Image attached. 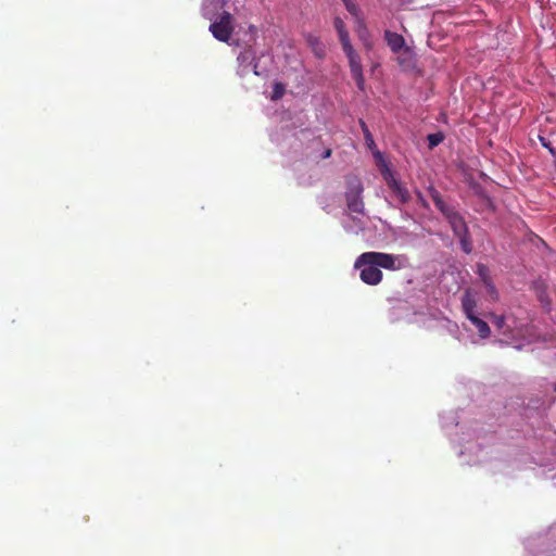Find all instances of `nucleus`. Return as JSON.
Wrapping results in <instances>:
<instances>
[{"label": "nucleus", "instance_id": "27", "mask_svg": "<svg viewBox=\"0 0 556 556\" xmlns=\"http://www.w3.org/2000/svg\"><path fill=\"white\" fill-rule=\"evenodd\" d=\"M331 153H332V150L331 149H326L323 153V159H328L331 156Z\"/></svg>", "mask_w": 556, "mask_h": 556}, {"label": "nucleus", "instance_id": "4", "mask_svg": "<svg viewBox=\"0 0 556 556\" xmlns=\"http://www.w3.org/2000/svg\"><path fill=\"white\" fill-rule=\"evenodd\" d=\"M363 187L359 180L350 182L349 190L345 193L346 205L351 212L363 213L364 202L362 199Z\"/></svg>", "mask_w": 556, "mask_h": 556}, {"label": "nucleus", "instance_id": "1", "mask_svg": "<svg viewBox=\"0 0 556 556\" xmlns=\"http://www.w3.org/2000/svg\"><path fill=\"white\" fill-rule=\"evenodd\" d=\"M402 266L401 256L383 252H364L354 263V268L361 269V280L369 286H377L382 281L383 274L380 268L397 270Z\"/></svg>", "mask_w": 556, "mask_h": 556}, {"label": "nucleus", "instance_id": "13", "mask_svg": "<svg viewBox=\"0 0 556 556\" xmlns=\"http://www.w3.org/2000/svg\"><path fill=\"white\" fill-rule=\"evenodd\" d=\"M462 306L463 311H475L477 307L475 296L471 294L469 290H466L462 298Z\"/></svg>", "mask_w": 556, "mask_h": 556}, {"label": "nucleus", "instance_id": "28", "mask_svg": "<svg viewBox=\"0 0 556 556\" xmlns=\"http://www.w3.org/2000/svg\"><path fill=\"white\" fill-rule=\"evenodd\" d=\"M342 1L344 2L345 0H342Z\"/></svg>", "mask_w": 556, "mask_h": 556}, {"label": "nucleus", "instance_id": "11", "mask_svg": "<svg viewBox=\"0 0 556 556\" xmlns=\"http://www.w3.org/2000/svg\"><path fill=\"white\" fill-rule=\"evenodd\" d=\"M333 25L338 33V36H339L342 47H344L345 45H350L351 41H350V37H349V31L345 27L343 20L340 17H336L333 21Z\"/></svg>", "mask_w": 556, "mask_h": 556}, {"label": "nucleus", "instance_id": "12", "mask_svg": "<svg viewBox=\"0 0 556 556\" xmlns=\"http://www.w3.org/2000/svg\"><path fill=\"white\" fill-rule=\"evenodd\" d=\"M472 325H475V327L477 328V331L480 336V338L482 339H486L490 337L491 334V329L489 327V325L482 320L481 318H473L472 319Z\"/></svg>", "mask_w": 556, "mask_h": 556}, {"label": "nucleus", "instance_id": "7", "mask_svg": "<svg viewBox=\"0 0 556 556\" xmlns=\"http://www.w3.org/2000/svg\"><path fill=\"white\" fill-rule=\"evenodd\" d=\"M384 39L393 53H397L407 47L404 37L397 33L386 30Z\"/></svg>", "mask_w": 556, "mask_h": 556}, {"label": "nucleus", "instance_id": "3", "mask_svg": "<svg viewBox=\"0 0 556 556\" xmlns=\"http://www.w3.org/2000/svg\"><path fill=\"white\" fill-rule=\"evenodd\" d=\"M342 49L349 60L351 74L357 85V88L359 90H364L365 77L363 74L362 60L359 54L354 50L352 43L345 45L344 47H342Z\"/></svg>", "mask_w": 556, "mask_h": 556}, {"label": "nucleus", "instance_id": "15", "mask_svg": "<svg viewBox=\"0 0 556 556\" xmlns=\"http://www.w3.org/2000/svg\"><path fill=\"white\" fill-rule=\"evenodd\" d=\"M477 274L480 277V279L482 280L483 285L492 281L490 273H489V268L484 264L477 265Z\"/></svg>", "mask_w": 556, "mask_h": 556}, {"label": "nucleus", "instance_id": "9", "mask_svg": "<svg viewBox=\"0 0 556 556\" xmlns=\"http://www.w3.org/2000/svg\"><path fill=\"white\" fill-rule=\"evenodd\" d=\"M387 184L401 203H407L410 200V194L408 190L404 186H402L401 182H399L395 178H387Z\"/></svg>", "mask_w": 556, "mask_h": 556}, {"label": "nucleus", "instance_id": "21", "mask_svg": "<svg viewBox=\"0 0 556 556\" xmlns=\"http://www.w3.org/2000/svg\"><path fill=\"white\" fill-rule=\"evenodd\" d=\"M361 124H362V128H363V130H364V135H365L366 142H367V144L370 147V146H372V144H374L372 136H371V134L369 132V130H368V128H367L366 124H365L364 122H361Z\"/></svg>", "mask_w": 556, "mask_h": 556}, {"label": "nucleus", "instance_id": "6", "mask_svg": "<svg viewBox=\"0 0 556 556\" xmlns=\"http://www.w3.org/2000/svg\"><path fill=\"white\" fill-rule=\"evenodd\" d=\"M239 65L241 67V74L245 75L248 73V70L251 65H253V73L258 76L260 73L257 71V63H255L256 60V53L255 50L252 47L245 48L243 51H241L237 58Z\"/></svg>", "mask_w": 556, "mask_h": 556}, {"label": "nucleus", "instance_id": "19", "mask_svg": "<svg viewBox=\"0 0 556 556\" xmlns=\"http://www.w3.org/2000/svg\"><path fill=\"white\" fill-rule=\"evenodd\" d=\"M492 323L497 329H503L506 321L503 315H492Z\"/></svg>", "mask_w": 556, "mask_h": 556}, {"label": "nucleus", "instance_id": "26", "mask_svg": "<svg viewBox=\"0 0 556 556\" xmlns=\"http://www.w3.org/2000/svg\"><path fill=\"white\" fill-rule=\"evenodd\" d=\"M464 313L471 323L473 318H478V316L475 314V311H464Z\"/></svg>", "mask_w": 556, "mask_h": 556}, {"label": "nucleus", "instance_id": "2", "mask_svg": "<svg viewBox=\"0 0 556 556\" xmlns=\"http://www.w3.org/2000/svg\"><path fill=\"white\" fill-rule=\"evenodd\" d=\"M225 5V0H204L203 16L211 21L210 31L213 37L222 42H228L232 36L235 26L232 15L224 11L218 18L216 12Z\"/></svg>", "mask_w": 556, "mask_h": 556}, {"label": "nucleus", "instance_id": "8", "mask_svg": "<svg viewBox=\"0 0 556 556\" xmlns=\"http://www.w3.org/2000/svg\"><path fill=\"white\" fill-rule=\"evenodd\" d=\"M445 218L447 219L455 236H464L468 232L467 225L458 212L454 211Z\"/></svg>", "mask_w": 556, "mask_h": 556}, {"label": "nucleus", "instance_id": "22", "mask_svg": "<svg viewBox=\"0 0 556 556\" xmlns=\"http://www.w3.org/2000/svg\"><path fill=\"white\" fill-rule=\"evenodd\" d=\"M343 3L351 14L356 15L358 8L352 0H345Z\"/></svg>", "mask_w": 556, "mask_h": 556}, {"label": "nucleus", "instance_id": "20", "mask_svg": "<svg viewBox=\"0 0 556 556\" xmlns=\"http://www.w3.org/2000/svg\"><path fill=\"white\" fill-rule=\"evenodd\" d=\"M485 288H486V292L489 293V295L493 299V300H496L497 296H498V293H497V290L494 286V283L491 281V282H488L484 285Z\"/></svg>", "mask_w": 556, "mask_h": 556}, {"label": "nucleus", "instance_id": "5", "mask_svg": "<svg viewBox=\"0 0 556 556\" xmlns=\"http://www.w3.org/2000/svg\"><path fill=\"white\" fill-rule=\"evenodd\" d=\"M396 62L404 72H413L417 67V55L413 48L406 47L400 52L395 53Z\"/></svg>", "mask_w": 556, "mask_h": 556}, {"label": "nucleus", "instance_id": "24", "mask_svg": "<svg viewBox=\"0 0 556 556\" xmlns=\"http://www.w3.org/2000/svg\"><path fill=\"white\" fill-rule=\"evenodd\" d=\"M540 140H541V142H542V146H543V147H545V148H547V149H548V151H549L553 155H555V153H556V152H555L554 148H552V147H551V143H549V142H547L543 137H540Z\"/></svg>", "mask_w": 556, "mask_h": 556}, {"label": "nucleus", "instance_id": "16", "mask_svg": "<svg viewBox=\"0 0 556 556\" xmlns=\"http://www.w3.org/2000/svg\"><path fill=\"white\" fill-rule=\"evenodd\" d=\"M460 241L462 249L465 253L471 252V241L469 238V233L466 232L464 236H457Z\"/></svg>", "mask_w": 556, "mask_h": 556}, {"label": "nucleus", "instance_id": "14", "mask_svg": "<svg viewBox=\"0 0 556 556\" xmlns=\"http://www.w3.org/2000/svg\"><path fill=\"white\" fill-rule=\"evenodd\" d=\"M444 138V134L441 131L428 135L427 140L429 149H434L437 146L443 142Z\"/></svg>", "mask_w": 556, "mask_h": 556}, {"label": "nucleus", "instance_id": "17", "mask_svg": "<svg viewBox=\"0 0 556 556\" xmlns=\"http://www.w3.org/2000/svg\"><path fill=\"white\" fill-rule=\"evenodd\" d=\"M437 208L445 216L447 217L451 213H453L455 210L451 206H448L444 200L438 201L435 204Z\"/></svg>", "mask_w": 556, "mask_h": 556}, {"label": "nucleus", "instance_id": "10", "mask_svg": "<svg viewBox=\"0 0 556 556\" xmlns=\"http://www.w3.org/2000/svg\"><path fill=\"white\" fill-rule=\"evenodd\" d=\"M305 38H306L307 45L309 46V48L312 49L314 54L319 59L324 58L326 50H325V46L321 42V40L312 34L306 35Z\"/></svg>", "mask_w": 556, "mask_h": 556}, {"label": "nucleus", "instance_id": "25", "mask_svg": "<svg viewBox=\"0 0 556 556\" xmlns=\"http://www.w3.org/2000/svg\"><path fill=\"white\" fill-rule=\"evenodd\" d=\"M417 199H418L419 204L422 207H426V208L428 207V202L426 201V199L424 198V195L420 192L417 193Z\"/></svg>", "mask_w": 556, "mask_h": 556}, {"label": "nucleus", "instance_id": "18", "mask_svg": "<svg viewBox=\"0 0 556 556\" xmlns=\"http://www.w3.org/2000/svg\"><path fill=\"white\" fill-rule=\"evenodd\" d=\"M285 93V87L282 84L280 83H276L274 85V91H273V96H271V99L273 100H278L280 99Z\"/></svg>", "mask_w": 556, "mask_h": 556}, {"label": "nucleus", "instance_id": "23", "mask_svg": "<svg viewBox=\"0 0 556 556\" xmlns=\"http://www.w3.org/2000/svg\"><path fill=\"white\" fill-rule=\"evenodd\" d=\"M429 192H430V197L433 200L434 204H437L438 201H442L443 200L441 194H440V192L438 190H435L434 188H430Z\"/></svg>", "mask_w": 556, "mask_h": 556}]
</instances>
